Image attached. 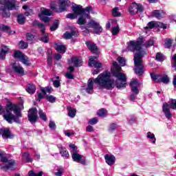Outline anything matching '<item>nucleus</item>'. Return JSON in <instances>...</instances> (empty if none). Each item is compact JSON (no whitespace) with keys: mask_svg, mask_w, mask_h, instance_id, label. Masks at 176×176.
Instances as JSON below:
<instances>
[{"mask_svg":"<svg viewBox=\"0 0 176 176\" xmlns=\"http://www.w3.org/2000/svg\"><path fill=\"white\" fill-rule=\"evenodd\" d=\"M77 24H78V25H85L86 17H85L84 14L80 15V16L78 17V19L77 21Z\"/></svg>","mask_w":176,"mask_h":176,"instance_id":"nucleus-37","label":"nucleus"},{"mask_svg":"<svg viewBox=\"0 0 176 176\" xmlns=\"http://www.w3.org/2000/svg\"><path fill=\"white\" fill-rule=\"evenodd\" d=\"M144 43V37L140 36L136 41H131L128 44V50L130 52H140L139 53L146 54V52L142 51V44Z\"/></svg>","mask_w":176,"mask_h":176,"instance_id":"nucleus-4","label":"nucleus"},{"mask_svg":"<svg viewBox=\"0 0 176 176\" xmlns=\"http://www.w3.org/2000/svg\"><path fill=\"white\" fill-rule=\"evenodd\" d=\"M43 171H40L38 173H36L34 170H30L28 172V176H43Z\"/></svg>","mask_w":176,"mask_h":176,"instance_id":"nucleus-50","label":"nucleus"},{"mask_svg":"<svg viewBox=\"0 0 176 176\" xmlns=\"http://www.w3.org/2000/svg\"><path fill=\"white\" fill-rule=\"evenodd\" d=\"M38 115H39V118H40V119H41V120H43L44 122H46L47 120V116H46V114L45 113H43V110L39 109Z\"/></svg>","mask_w":176,"mask_h":176,"instance_id":"nucleus-44","label":"nucleus"},{"mask_svg":"<svg viewBox=\"0 0 176 176\" xmlns=\"http://www.w3.org/2000/svg\"><path fill=\"white\" fill-rule=\"evenodd\" d=\"M25 54H23V52H21L20 50L15 51V52L14 53V58H18V60H21L22 57Z\"/></svg>","mask_w":176,"mask_h":176,"instance_id":"nucleus-47","label":"nucleus"},{"mask_svg":"<svg viewBox=\"0 0 176 176\" xmlns=\"http://www.w3.org/2000/svg\"><path fill=\"white\" fill-rule=\"evenodd\" d=\"M22 157H23V162H24V163H32V162L34 160L31 157V155H30V153L28 152H25L22 155Z\"/></svg>","mask_w":176,"mask_h":176,"instance_id":"nucleus-28","label":"nucleus"},{"mask_svg":"<svg viewBox=\"0 0 176 176\" xmlns=\"http://www.w3.org/2000/svg\"><path fill=\"white\" fill-rule=\"evenodd\" d=\"M157 83H164V85H168V83H170V78H168L167 74H161V76L157 80Z\"/></svg>","mask_w":176,"mask_h":176,"instance_id":"nucleus-25","label":"nucleus"},{"mask_svg":"<svg viewBox=\"0 0 176 176\" xmlns=\"http://www.w3.org/2000/svg\"><path fill=\"white\" fill-rule=\"evenodd\" d=\"M0 162L2 163H8L9 162V160L8 157L3 155V153H0Z\"/></svg>","mask_w":176,"mask_h":176,"instance_id":"nucleus-58","label":"nucleus"},{"mask_svg":"<svg viewBox=\"0 0 176 176\" xmlns=\"http://www.w3.org/2000/svg\"><path fill=\"white\" fill-rule=\"evenodd\" d=\"M153 28H157V22L151 21L147 23V25L144 28V30H153Z\"/></svg>","mask_w":176,"mask_h":176,"instance_id":"nucleus-34","label":"nucleus"},{"mask_svg":"<svg viewBox=\"0 0 176 176\" xmlns=\"http://www.w3.org/2000/svg\"><path fill=\"white\" fill-rule=\"evenodd\" d=\"M162 111L164 112L166 119L170 120L173 118V113L170 111V104L167 102H164L162 104Z\"/></svg>","mask_w":176,"mask_h":176,"instance_id":"nucleus-12","label":"nucleus"},{"mask_svg":"<svg viewBox=\"0 0 176 176\" xmlns=\"http://www.w3.org/2000/svg\"><path fill=\"white\" fill-rule=\"evenodd\" d=\"M17 108H18L17 105L10 103V104H6L5 111L6 112V113H12V111L14 112V111H17Z\"/></svg>","mask_w":176,"mask_h":176,"instance_id":"nucleus-24","label":"nucleus"},{"mask_svg":"<svg viewBox=\"0 0 176 176\" xmlns=\"http://www.w3.org/2000/svg\"><path fill=\"white\" fill-rule=\"evenodd\" d=\"M71 1L69 0H60L59 1V12L63 13V12L67 11V8L69 6Z\"/></svg>","mask_w":176,"mask_h":176,"instance_id":"nucleus-13","label":"nucleus"},{"mask_svg":"<svg viewBox=\"0 0 176 176\" xmlns=\"http://www.w3.org/2000/svg\"><path fill=\"white\" fill-rule=\"evenodd\" d=\"M89 25H91V28H93L94 34L96 35H100L101 32H102V27L100 25L99 23H97L94 20L89 21Z\"/></svg>","mask_w":176,"mask_h":176,"instance_id":"nucleus-9","label":"nucleus"},{"mask_svg":"<svg viewBox=\"0 0 176 176\" xmlns=\"http://www.w3.org/2000/svg\"><path fill=\"white\" fill-rule=\"evenodd\" d=\"M173 46V41L170 38H167L164 43L165 49H170Z\"/></svg>","mask_w":176,"mask_h":176,"instance_id":"nucleus-49","label":"nucleus"},{"mask_svg":"<svg viewBox=\"0 0 176 176\" xmlns=\"http://www.w3.org/2000/svg\"><path fill=\"white\" fill-rule=\"evenodd\" d=\"M66 18L67 19H70V20H75V19L78 18V16L76 15V14L74 13H69L66 15Z\"/></svg>","mask_w":176,"mask_h":176,"instance_id":"nucleus-60","label":"nucleus"},{"mask_svg":"<svg viewBox=\"0 0 176 176\" xmlns=\"http://www.w3.org/2000/svg\"><path fill=\"white\" fill-rule=\"evenodd\" d=\"M129 124H133V123H137V117L134 116H131L130 119L128 120Z\"/></svg>","mask_w":176,"mask_h":176,"instance_id":"nucleus-61","label":"nucleus"},{"mask_svg":"<svg viewBox=\"0 0 176 176\" xmlns=\"http://www.w3.org/2000/svg\"><path fill=\"white\" fill-rule=\"evenodd\" d=\"M94 78H91L87 81V87L85 89L86 92L88 94H93V91H94Z\"/></svg>","mask_w":176,"mask_h":176,"instance_id":"nucleus-15","label":"nucleus"},{"mask_svg":"<svg viewBox=\"0 0 176 176\" xmlns=\"http://www.w3.org/2000/svg\"><path fill=\"white\" fill-rule=\"evenodd\" d=\"M85 45L87 49L91 52V53H92V54H94V56H91V57H100L101 51L100 50V48H98V46H97V44H96V43H93L90 41H85Z\"/></svg>","mask_w":176,"mask_h":176,"instance_id":"nucleus-6","label":"nucleus"},{"mask_svg":"<svg viewBox=\"0 0 176 176\" xmlns=\"http://www.w3.org/2000/svg\"><path fill=\"white\" fill-rule=\"evenodd\" d=\"M120 31V28H119V26L113 27L111 30V34L113 35H118Z\"/></svg>","mask_w":176,"mask_h":176,"instance_id":"nucleus-57","label":"nucleus"},{"mask_svg":"<svg viewBox=\"0 0 176 176\" xmlns=\"http://www.w3.org/2000/svg\"><path fill=\"white\" fill-rule=\"evenodd\" d=\"M56 170L57 172L54 173L56 176H63V174H64V168L63 166L59 167Z\"/></svg>","mask_w":176,"mask_h":176,"instance_id":"nucleus-51","label":"nucleus"},{"mask_svg":"<svg viewBox=\"0 0 176 176\" xmlns=\"http://www.w3.org/2000/svg\"><path fill=\"white\" fill-rule=\"evenodd\" d=\"M71 63L74 64V66H69L67 67V71L69 72H66L65 74V76L67 79H75V76L72 74L75 72V67L79 68V67H82V65H83V61L76 56L71 58Z\"/></svg>","mask_w":176,"mask_h":176,"instance_id":"nucleus-3","label":"nucleus"},{"mask_svg":"<svg viewBox=\"0 0 176 176\" xmlns=\"http://www.w3.org/2000/svg\"><path fill=\"white\" fill-rule=\"evenodd\" d=\"M27 19L23 14H19L16 16V21L20 25H24L25 24Z\"/></svg>","mask_w":176,"mask_h":176,"instance_id":"nucleus-27","label":"nucleus"},{"mask_svg":"<svg viewBox=\"0 0 176 176\" xmlns=\"http://www.w3.org/2000/svg\"><path fill=\"white\" fill-rule=\"evenodd\" d=\"M43 36L39 38L41 42L43 43H49V34L45 33L44 34H41Z\"/></svg>","mask_w":176,"mask_h":176,"instance_id":"nucleus-43","label":"nucleus"},{"mask_svg":"<svg viewBox=\"0 0 176 176\" xmlns=\"http://www.w3.org/2000/svg\"><path fill=\"white\" fill-rule=\"evenodd\" d=\"M34 27H38V28H41V35H43L46 33V27L43 25V23H41L38 20H34L32 23Z\"/></svg>","mask_w":176,"mask_h":176,"instance_id":"nucleus-21","label":"nucleus"},{"mask_svg":"<svg viewBox=\"0 0 176 176\" xmlns=\"http://www.w3.org/2000/svg\"><path fill=\"white\" fill-rule=\"evenodd\" d=\"M28 118L30 123H36L38 122V109L36 107H32L29 109L28 113Z\"/></svg>","mask_w":176,"mask_h":176,"instance_id":"nucleus-8","label":"nucleus"},{"mask_svg":"<svg viewBox=\"0 0 176 176\" xmlns=\"http://www.w3.org/2000/svg\"><path fill=\"white\" fill-rule=\"evenodd\" d=\"M142 57H144V55L140 52L135 54L133 58L135 65L133 70L135 74L138 76H142V75H144V72H145L144 67L142 64Z\"/></svg>","mask_w":176,"mask_h":176,"instance_id":"nucleus-2","label":"nucleus"},{"mask_svg":"<svg viewBox=\"0 0 176 176\" xmlns=\"http://www.w3.org/2000/svg\"><path fill=\"white\" fill-rule=\"evenodd\" d=\"M59 24H60V21H58V19H56L54 21L53 25L50 28V31H56V30L58 28Z\"/></svg>","mask_w":176,"mask_h":176,"instance_id":"nucleus-42","label":"nucleus"},{"mask_svg":"<svg viewBox=\"0 0 176 176\" xmlns=\"http://www.w3.org/2000/svg\"><path fill=\"white\" fill-rule=\"evenodd\" d=\"M45 99L48 102H51V104H54L56 102V98L53 95H46Z\"/></svg>","mask_w":176,"mask_h":176,"instance_id":"nucleus-41","label":"nucleus"},{"mask_svg":"<svg viewBox=\"0 0 176 176\" xmlns=\"http://www.w3.org/2000/svg\"><path fill=\"white\" fill-rule=\"evenodd\" d=\"M40 90L44 94V96H46L47 93H49L50 94V93L53 91V88L52 87V86H50V85H49L47 87H41L40 88Z\"/></svg>","mask_w":176,"mask_h":176,"instance_id":"nucleus-33","label":"nucleus"},{"mask_svg":"<svg viewBox=\"0 0 176 176\" xmlns=\"http://www.w3.org/2000/svg\"><path fill=\"white\" fill-rule=\"evenodd\" d=\"M12 68L16 74H19V75H21L22 76L24 75V69L20 64L17 65V63H14L12 65Z\"/></svg>","mask_w":176,"mask_h":176,"instance_id":"nucleus-18","label":"nucleus"},{"mask_svg":"<svg viewBox=\"0 0 176 176\" xmlns=\"http://www.w3.org/2000/svg\"><path fill=\"white\" fill-rule=\"evenodd\" d=\"M0 31H3V32H7L9 35L12 34V29H10V26L6 25H0Z\"/></svg>","mask_w":176,"mask_h":176,"instance_id":"nucleus-35","label":"nucleus"},{"mask_svg":"<svg viewBox=\"0 0 176 176\" xmlns=\"http://www.w3.org/2000/svg\"><path fill=\"white\" fill-rule=\"evenodd\" d=\"M20 61L23 63V64H24L25 65H27L28 67H30V65H31V63H30V58H28V56L25 55L21 57Z\"/></svg>","mask_w":176,"mask_h":176,"instance_id":"nucleus-38","label":"nucleus"},{"mask_svg":"<svg viewBox=\"0 0 176 176\" xmlns=\"http://www.w3.org/2000/svg\"><path fill=\"white\" fill-rule=\"evenodd\" d=\"M150 76L151 80L153 82H156L157 83V80L160 78L161 74H156L155 73H150Z\"/></svg>","mask_w":176,"mask_h":176,"instance_id":"nucleus-45","label":"nucleus"},{"mask_svg":"<svg viewBox=\"0 0 176 176\" xmlns=\"http://www.w3.org/2000/svg\"><path fill=\"white\" fill-rule=\"evenodd\" d=\"M113 68L111 69V74L116 80L111 79V72L106 70L104 72L99 74L94 80V83L100 86L101 89H107V90H112L115 86L121 90V89H126L127 86V78L124 73H122V67L119 65L118 62H113ZM115 83V84H114Z\"/></svg>","mask_w":176,"mask_h":176,"instance_id":"nucleus-1","label":"nucleus"},{"mask_svg":"<svg viewBox=\"0 0 176 176\" xmlns=\"http://www.w3.org/2000/svg\"><path fill=\"white\" fill-rule=\"evenodd\" d=\"M36 91V86L34 83H29L26 87V91L29 94H35V91Z\"/></svg>","mask_w":176,"mask_h":176,"instance_id":"nucleus-23","label":"nucleus"},{"mask_svg":"<svg viewBox=\"0 0 176 176\" xmlns=\"http://www.w3.org/2000/svg\"><path fill=\"white\" fill-rule=\"evenodd\" d=\"M41 12L43 16H50L52 14V11L47 8H42Z\"/></svg>","mask_w":176,"mask_h":176,"instance_id":"nucleus-46","label":"nucleus"},{"mask_svg":"<svg viewBox=\"0 0 176 176\" xmlns=\"http://www.w3.org/2000/svg\"><path fill=\"white\" fill-rule=\"evenodd\" d=\"M54 46V49L58 53H62V54H64V53L67 52V47L61 44V43H55Z\"/></svg>","mask_w":176,"mask_h":176,"instance_id":"nucleus-20","label":"nucleus"},{"mask_svg":"<svg viewBox=\"0 0 176 176\" xmlns=\"http://www.w3.org/2000/svg\"><path fill=\"white\" fill-rule=\"evenodd\" d=\"M10 49L6 45H2L0 50V60H5L6 58V55L9 54Z\"/></svg>","mask_w":176,"mask_h":176,"instance_id":"nucleus-14","label":"nucleus"},{"mask_svg":"<svg viewBox=\"0 0 176 176\" xmlns=\"http://www.w3.org/2000/svg\"><path fill=\"white\" fill-rule=\"evenodd\" d=\"M104 159L108 166H113L115 162H116V157H115V155H113L107 154L104 155Z\"/></svg>","mask_w":176,"mask_h":176,"instance_id":"nucleus-19","label":"nucleus"},{"mask_svg":"<svg viewBox=\"0 0 176 176\" xmlns=\"http://www.w3.org/2000/svg\"><path fill=\"white\" fill-rule=\"evenodd\" d=\"M19 49H21L22 50H24L28 47V43L24 41H20L19 42Z\"/></svg>","mask_w":176,"mask_h":176,"instance_id":"nucleus-40","label":"nucleus"},{"mask_svg":"<svg viewBox=\"0 0 176 176\" xmlns=\"http://www.w3.org/2000/svg\"><path fill=\"white\" fill-rule=\"evenodd\" d=\"M72 10L76 15L85 14V9L82 8L80 6H76L72 7Z\"/></svg>","mask_w":176,"mask_h":176,"instance_id":"nucleus-22","label":"nucleus"},{"mask_svg":"<svg viewBox=\"0 0 176 176\" xmlns=\"http://www.w3.org/2000/svg\"><path fill=\"white\" fill-rule=\"evenodd\" d=\"M98 123V118H94L89 120V124H91L92 126H94V124H97Z\"/></svg>","mask_w":176,"mask_h":176,"instance_id":"nucleus-62","label":"nucleus"},{"mask_svg":"<svg viewBox=\"0 0 176 176\" xmlns=\"http://www.w3.org/2000/svg\"><path fill=\"white\" fill-rule=\"evenodd\" d=\"M155 60L160 62L164 61V58H163V54H162L161 52H157L155 56Z\"/></svg>","mask_w":176,"mask_h":176,"instance_id":"nucleus-53","label":"nucleus"},{"mask_svg":"<svg viewBox=\"0 0 176 176\" xmlns=\"http://www.w3.org/2000/svg\"><path fill=\"white\" fill-rule=\"evenodd\" d=\"M0 10H1V12H2L1 16L4 19H8V17H10V10H8L6 7L2 6L0 8Z\"/></svg>","mask_w":176,"mask_h":176,"instance_id":"nucleus-26","label":"nucleus"},{"mask_svg":"<svg viewBox=\"0 0 176 176\" xmlns=\"http://www.w3.org/2000/svg\"><path fill=\"white\" fill-rule=\"evenodd\" d=\"M118 129V124L116 123H111L109 126V131H115Z\"/></svg>","mask_w":176,"mask_h":176,"instance_id":"nucleus-56","label":"nucleus"},{"mask_svg":"<svg viewBox=\"0 0 176 176\" xmlns=\"http://www.w3.org/2000/svg\"><path fill=\"white\" fill-rule=\"evenodd\" d=\"M3 140H12L14 138V134L12 133H0Z\"/></svg>","mask_w":176,"mask_h":176,"instance_id":"nucleus-36","label":"nucleus"},{"mask_svg":"<svg viewBox=\"0 0 176 176\" xmlns=\"http://www.w3.org/2000/svg\"><path fill=\"white\" fill-rule=\"evenodd\" d=\"M118 61L121 67H124V65H126V60H124V58L119 56L118 58Z\"/></svg>","mask_w":176,"mask_h":176,"instance_id":"nucleus-55","label":"nucleus"},{"mask_svg":"<svg viewBox=\"0 0 176 176\" xmlns=\"http://www.w3.org/2000/svg\"><path fill=\"white\" fill-rule=\"evenodd\" d=\"M129 13L133 16L137 14L138 13V3H133L132 5L129 7Z\"/></svg>","mask_w":176,"mask_h":176,"instance_id":"nucleus-32","label":"nucleus"},{"mask_svg":"<svg viewBox=\"0 0 176 176\" xmlns=\"http://www.w3.org/2000/svg\"><path fill=\"white\" fill-rule=\"evenodd\" d=\"M26 39L29 42H32V41H34L35 39V36L32 34V33L28 32L26 33Z\"/></svg>","mask_w":176,"mask_h":176,"instance_id":"nucleus-54","label":"nucleus"},{"mask_svg":"<svg viewBox=\"0 0 176 176\" xmlns=\"http://www.w3.org/2000/svg\"><path fill=\"white\" fill-rule=\"evenodd\" d=\"M72 157L74 162H76L77 163H80L81 164H86V157H83L80 154L78 153H74L72 154Z\"/></svg>","mask_w":176,"mask_h":176,"instance_id":"nucleus-11","label":"nucleus"},{"mask_svg":"<svg viewBox=\"0 0 176 176\" xmlns=\"http://www.w3.org/2000/svg\"><path fill=\"white\" fill-rule=\"evenodd\" d=\"M3 117L5 119V120H6L8 123H13L14 115H13L12 113H7V114L4 113Z\"/></svg>","mask_w":176,"mask_h":176,"instance_id":"nucleus-29","label":"nucleus"},{"mask_svg":"<svg viewBox=\"0 0 176 176\" xmlns=\"http://www.w3.org/2000/svg\"><path fill=\"white\" fill-rule=\"evenodd\" d=\"M96 115L99 116V118H107V116H108V111L104 108H101L97 111Z\"/></svg>","mask_w":176,"mask_h":176,"instance_id":"nucleus-30","label":"nucleus"},{"mask_svg":"<svg viewBox=\"0 0 176 176\" xmlns=\"http://www.w3.org/2000/svg\"><path fill=\"white\" fill-rule=\"evenodd\" d=\"M89 24H90V21H89L86 25H81V26H80V30H82V31H83L85 34L89 33V29L91 28V25Z\"/></svg>","mask_w":176,"mask_h":176,"instance_id":"nucleus-39","label":"nucleus"},{"mask_svg":"<svg viewBox=\"0 0 176 176\" xmlns=\"http://www.w3.org/2000/svg\"><path fill=\"white\" fill-rule=\"evenodd\" d=\"M1 5L8 10H17L19 6L16 5V0H0Z\"/></svg>","mask_w":176,"mask_h":176,"instance_id":"nucleus-7","label":"nucleus"},{"mask_svg":"<svg viewBox=\"0 0 176 176\" xmlns=\"http://www.w3.org/2000/svg\"><path fill=\"white\" fill-rule=\"evenodd\" d=\"M170 108H172V109H176V99L171 100Z\"/></svg>","mask_w":176,"mask_h":176,"instance_id":"nucleus-64","label":"nucleus"},{"mask_svg":"<svg viewBox=\"0 0 176 176\" xmlns=\"http://www.w3.org/2000/svg\"><path fill=\"white\" fill-rule=\"evenodd\" d=\"M144 10H145L144 6L141 3H138V12L144 13Z\"/></svg>","mask_w":176,"mask_h":176,"instance_id":"nucleus-63","label":"nucleus"},{"mask_svg":"<svg viewBox=\"0 0 176 176\" xmlns=\"http://www.w3.org/2000/svg\"><path fill=\"white\" fill-rule=\"evenodd\" d=\"M153 45H155V41H153V40H148L144 43V46L148 48L151 47V46H153Z\"/></svg>","mask_w":176,"mask_h":176,"instance_id":"nucleus-59","label":"nucleus"},{"mask_svg":"<svg viewBox=\"0 0 176 176\" xmlns=\"http://www.w3.org/2000/svg\"><path fill=\"white\" fill-rule=\"evenodd\" d=\"M100 56H90L89 61H88V65L89 67H94V68H102V63L100 62H97L96 60Z\"/></svg>","mask_w":176,"mask_h":176,"instance_id":"nucleus-10","label":"nucleus"},{"mask_svg":"<svg viewBox=\"0 0 176 176\" xmlns=\"http://www.w3.org/2000/svg\"><path fill=\"white\" fill-rule=\"evenodd\" d=\"M118 10H119V8L118 7H116L113 9L112 13L114 17H120V16H122V14L118 12Z\"/></svg>","mask_w":176,"mask_h":176,"instance_id":"nucleus-52","label":"nucleus"},{"mask_svg":"<svg viewBox=\"0 0 176 176\" xmlns=\"http://www.w3.org/2000/svg\"><path fill=\"white\" fill-rule=\"evenodd\" d=\"M8 163L7 165L1 166V170H11L13 171L14 170V166H16V161L14 160H10Z\"/></svg>","mask_w":176,"mask_h":176,"instance_id":"nucleus-17","label":"nucleus"},{"mask_svg":"<svg viewBox=\"0 0 176 176\" xmlns=\"http://www.w3.org/2000/svg\"><path fill=\"white\" fill-rule=\"evenodd\" d=\"M164 14H166V12L163 10H155L151 12L152 17H155L157 20H162Z\"/></svg>","mask_w":176,"mask_h":176,"instance_id":"nucleus-16","label":"nucleus"},{"mask_svg":"<svg viewBox=\"0 0 176 176\" xmlns=\"http://www.w3.org/2000/svg\"><path fill=\"white\" fill-rule=\"evenodd\" d=\"M140 82H138V79H135L130 82L129 86L131 87V91H132L131 96H130V100L131 101H135V98H137V96L140 94V89H138V87H140Z\"/></svg>","mask_w":176,"mask_h":176,"instance_id":"nucleus-5","label":"nucleus"},{"mask_svg":"<svg viewBox=\"0 0 176 176\" xmlns=\"http://www.w3.org/2000/svg\"><path fill=\"white\" fill-rule=\"evenodd\" d=\"M59 152L62 157H65V159H68V157H69V153H68V151L65 147H63L61 146L59 148Z\"/></svg>","mask_w":176,"mask_h":176,"instance_id":"nucleus-31","label":"nucleus"},{"mask_svg":"<svg viewBox=\"0 0 176 176\" xmlns=\"http://www.w3.org/2000/svg\"><path fill=\"white\" fill-rule=\"evenodd\" d=\"M68 116L69 118H75V116H76V109H71V107H69V109H68Z\"/></svg>","mask_w":176,"mask_h":176,"instance_id":"nucleus-48","label":"nucleus"}]
</instances>
